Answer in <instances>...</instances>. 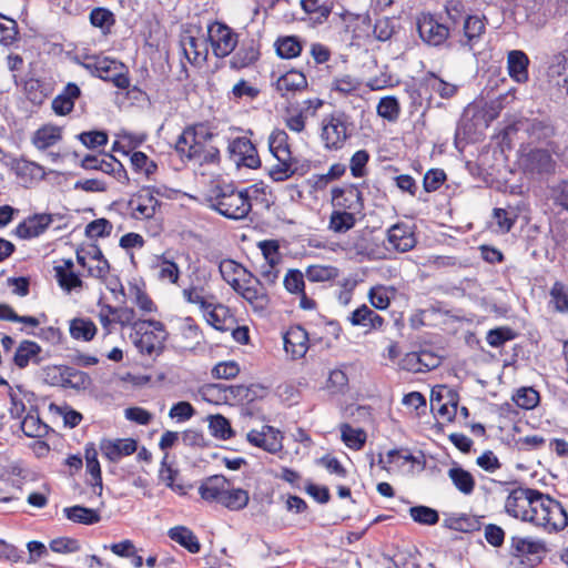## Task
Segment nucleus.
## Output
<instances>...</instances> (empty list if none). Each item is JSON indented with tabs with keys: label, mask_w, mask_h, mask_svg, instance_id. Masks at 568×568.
<instances>
[{
	"label": "nucleus",
	"mask_w": 568,
	"mask_h": 568,
	"mask_svg": "<svg viewBox=\"0 0 568 568\" xmlns=\"http://www.w3.org/2000/svg\"><path fill=\"white\" fill-rule=\"evenodd\" d=\"M134 334L131 335L134 346L141 354H159L166 339L164 324L155 320L138 321L132 324Z\"/></svg>",
	"instance_id": "5"
},
{
	"label": "nucleus",
	"mask_w": 568,
	"mask_h": 568,
	"mask_svg": "<svg viewBox=\"0 0 568 568\" xmlns=\"http://www.w3.org/2000/svg\"><path fill=\"white\" fill-rule=\"evenodd\" d=\"M229 151L237 165L248 169H257L261 165L255 145L245 136L234 139L229 145Z\"/></svg>",
	"instance_id": "14"
},
{
	"label": "nucleus",
	"mask_w": 568,
	"mask_h": 568,
	"mask_svg": "<svg viewBox=\"0 0 568 568\" xmlns=\"http://www.w3.org/2000/svg\"><path fill=\"white\" fill-rule=\"evenodd\" d=\"M21 430L27 437L40 438L48 434L49 426L44 424L38 409L31 408L20 423Z\"/></svg>",
	"instance_id": "31"
},
{
	"label": "nucleus",
	"mask_w": 568,
	"mask_h": 568,
	"mask_svg": "<svg viewBox=\"0 0 568 568\" xmlns=\"http://www.w3.org/2000/svg\"><path fill=\"white\" fill-rule=\"evenodd\" d=\"M349 118L345 112L337 111L322 120L321 139L327 150H339L349 139Z\"/></svg>",
	"instance_id": "7"
},
{
	"label": "nucleus",
	"mask_w": 568,
	"mask_h": 568,
	"mask_svg": "<svg viewBox=\"0 0 568 568\" xmlns=\"http://www.w3.org/2000/svg\"><path fill=\"white\" fill-rule=\"evenodd\" d=\"M425 80L427 87L443 99H450L457 93V85L444 81L433 72L428 73Z\"/></svg>",
	"instance_id": "45"
},
{
	"label": "nucleus",
	"mask_w": 568,
	"mask_h": 568,
	"mask_svg": "<svg viewBox=\"0 0 568 568\" xmlns=\"http://www.w3.org/2000/svg\"><path fill=\"white\" fill-rule=\"evenodd\" d=\"M181 48L187 61L194 65L203 64L209 55L207 39L196 38L186 32L181 38Z\"/></svg>",
	"instance_id": "18"
},
{
	"label": "nucleus",
	"mask_w": 568,
	"mask_h": 568,
	"mask_svg": "<svg viewBox=\"0 0 568 568\" xmlns=\"http://www.w3.org/2000/svg\"><path fill=\"white\" fill-rule=\"evenodd\" d=\"M447 474L457 490L464 495L473 494L476 483L469 471L460 466H455L449 468Z\"/></svg>",
	"instance_id": "36"
},
{
	"label": "nucleus",
	"mask_w": 568,
	"mask_h": 568,
	"mask_svg": "<svg viewBox=\"0 0 568 568\" xmlns=\"http://www.w3.org/2000/svg\"><path fill=\"white\" fill-rule=\"evenodd\" d=\"M258 57L260 51L254 40L243 42L231 59V67L234 69L246 68L257 61Z\"/></svg>",
	"instance_id": "32"
},
{
	"label": "nucleus",
	"mask_w": 568,
	"mask_h": 568,
	"mask_svg": "<svg viewBox=\"0 0 568 568\" xmlns=\"http://www.w3.org/2000/svg\"><path fill=\"white\" fill-rule=\"evenodd\" d=\"M41 347L33 341H22L13 356V362L19 368H26L30 363L40 364Z\"/></svg>",
	"instance_id": "24"
},
{
	"label": "nucleus",
	"mask_w": 568,
	"mask_h": 568,
	"mask_svg": "<svg viewBox=\"0 0 568 568\" xmlns=\"http://www.w3.org/2000/svg\"><path fill=\"white\" fill-rule=\"evenodd\" d=\"M284 349L293 359L305 356L310 347L308 333L300 325L291 326L284 334Z\"/></svg>",
	"instance_id": "16"
},
{
	"label": "nucleus",
	"mask_w": 568,
	"mask_h": 568,
	"mask_svg": "<svg viewBox=\"0 0 568 568\" xmlns=\"http://www.w3.org/2000/svg\"><path fill=\"white\" fill-rule=\"evenodd\" d=\"M138 444L132 438L124 439H104L101 442L100 449L102 455L110 462H118L124 456L135 453Z\"/></svg>",
	"instance_id": "20"
},
{
	"label": "nucleus",
	"mask_w": 568,
	"mask_h": 568,
	"mask_svg": "<svg viewBox=\"0 0 568 568\" xmlns=\"http://www.w3.org/2000/svg\"><path fill=\"white\" fill-rule=\"evenodd\" d=\"M207 41L216 58H225L235 49L239 37L237 33L226 24L213 22L207 27Z\"/></svg>",
	"instance_id": "9"
},
{
	"label": "nucleus",
	"mask_w": 568,
	"mask_h": 568,
	"mask_svg": "<svg viewBox=\"0 0 568 568\" xmlns=\"http://www.w3.org/2000/svg\"><path fill=\"white\" fill-rule=\"evenodd\" d=\"M63 513L69 520L83 525H93L101 519L97 510L79 505L67 507L63 509Z\"/></svg>",
	"instance_id": "40"
},
{
	"label": "nucleus",
	"mask_w": 568,
	"mask_h": 568,
	"mask_svg": "<svg viewBox=\"0 0 568 568\" xmlns=\"http://www.w3.org/2000/svg\"><path fill=\"white\" fill-rule=\"evenodd\" d=\"M342 440L348 448L361 449L366 440V434L363 429L353 428L348 424L341 426Z\"/></svg>",
	"instance_id": "49"
},
{
	"label": "nucleus",
	"mask_w": 568,
	"mask_h": 568,
	"mask_svg": "<svg viewBox=\"0 0 568 568\" xmlns=\"http://www.w3.org/2000/svg\"><path fill=\"white\" fill-rule=\"evenodd\" d=\"M80 64L92 75L112 82L114 87L125 90L130 87L128 67L105 55H85Z\"/></svg>",
	"instance_id": "4"
},
{
	"label": "nucleus",
	"mask_w": 568,
	"mask_h": 568,
	"mask_svg": "<svg viewBox=\"0 0 568 568\" xmlns=\"http://www.w3.org/2000/svg\"><path fill=\"white\" fill-rule=\"evenodd\" d=\"M53 219L51 214H34L18 224L16 227V235L20 239L37 237L49 227Z\"/></svg>",
	"instance_id": "22"
},
{
	"label": "nucleus",
	"mask_w": 568,
	"mask_h": 568,
	"mask_svg": "<svg viewBox=\"0 0 568 568\" xmlns=\"http://www.w3.org/2000/svg\"><path fill=\"white\" fill-rule=\"evenodd\" d=\"M311 282H327L338 277L339 270L332 265H311L305 272Z\"/></svg>",
	"instance_id": "46"
},
{
	"label": "nucleus",
	"mask_w": 568,
	"mask_h": 568,
	"mask_svg": "<svg viewBox=\"0 0 568 568\" xmlns=\"http://www.w3.org/2000/svg\"><path fill=\"white\" fill-rule=\"evenodd\" d=\"M545 551L546 547L541 541L521 537L511 538L510 554L529 567L540 562Z\"/></svg>",
	"instance_id": "12"
},
{
	"label": "nucleus",
	"mask_w": 568,
	"mask_h": 568,
	"mask_svg": "<svg viewBox=\"0 0 568 568\" xmlns=\"http://www.w3.org/2000/svg\"><path fill=\"white\" fill-rule=\"evenodd\" d=\"M516 405L524 409H532L539 403V393L532 387H523L513 396Z\"/></svg>",
	"instance_id": "51"
},
{
	"label": "nucleus",
	"mask_w": 568,
	"mask_h": 568,
	"mask_svg": "<svg viewBox=\"0 0 568 568\" xmlns=\"http://www.w3.org/2000/svg\"><path fill=\"white\" fill-rule=\"evenodd\" d=\"M18 26L12 19L0 16V44L10 45L17 39Z\"/></svg>",
	"instance_id": "57"
},
{
	"label": "nucleus",
	"mask_w": 568,
	"mask_h": 568,
	"mask_svg": "<svg viewBox=\"0 0 568 568\" xmlns=\"http://www.w3.org/2000/svg\"><path fill=\"white\" fill-rule=\"evenodd\" d=\"M212 436L219 439H230L233 437L234 432L227 418L222 415H214L210 417L209 424Z\"/></svg>",
	"instance_id": "50"
},
{
	"label": "nucleus",
	"mask_w": 568,
	"mask_h": 568,
	"mask_svg": "<svg viewBox=\"0 0 568 568\" xmlns=\"http://www.w3.org/2000/svg\"><path fill=\"white\" fill-rule=\"evenodd\" d=\"M410 517L414 521L422 525H435L439 520L437 510L427 506H414L409 509Z\"/></svg>",
	"instance_id": "53"
},
{
	"label": "nucleus",
	"mask_w": 568,
	"mask_h": 568,
	"mask_svg": "<svg viewBox=\"0 0 568 568\" xmlns=\"http://www.w3.org/2000/svg\"><path fill=\"white\" fill-rule=\"evenodd\" d=\"M529 169L538 174H551L556 170V162L547 150H535L529 154Z\"/></svg>",
	"instance_id": "34"
},
{
	"label": "nucleus",
	"mask_w": 568,
	"mask_h": 568,
	"mask_svg": "<svg viewBox=\"0 0 568 568\" xmlns=\"http://www.w3.org/2000/svg\"><path fill=\"white\" fill-rule=\"evenodd\" d=\"M348 320L354 326L369 329H378L384 325V318L365 304L352 312Z\"/></svg>",
	"instance_id": "26"
},
{
	"label": "nucleus",
	"mask_w": 568,
	"mask_h": 568,
	"mask_svg": "<svg viewBox=\"0 0 568 568\" xmlns=\"http://www.w3.org/2000/svg\"><path fill=\"white\" fill-rule=\"evenodd\" d=\"M268 150L273 156L292 154L288 135L284 130L275 129L268 136Z\"/></svg>",
	"instance_id": "43"
},
{
	"label": "nucleus",
	"mask_w": 568,
	"mask_h": 568,
	"mask_svg": "<svg viewBox=\"0 0 568 568\" xmlns=\"http://www.w3.org/2000/svg\"><path fill=\"white\" fill-rule=\"evenodd\" d=\"M160 201L153 195L150 187H142L126 202V213L134 220L144 221L152 219Z\"/></svg>",
	"instance_id": "11"
},
{
	"label": "nucleus",
	"mask_w": 568,
	"mask_h": 568,
	"mask_svg": "<svg viewBox=\"0 0 568 568\" xmlns=\"http://www.w3.org/2000/svg\"><path fill=\"white\" fill-rule=\"evenodd\" d=\"M361 84L362 83L357 78L351 74H344L333 80L332 90L343 94H349L352 92L357 91Z\"/></svg>",
	"instance_id": "56"
},
{
	"label": "nucleus",
	"mask_w": 568,
	"mask_h": 568,
	"mask_svg": "<svg viewBox=\"0 0 568 568\" xmlns=\"http://www.w3.org/2000/svg\"><path fill=\"white\" fill-rule=\"evenodd\" d=\"M540 491L530 488H516L510 491L505 501V510L514 518L534 523L535 503L538 501Z\"/></svg>",
	"instance_id": "8"
},
{
	"label": "nucleus",
	"mask_w": 568,
	"mask_h": 568,
	"mask_svg": "<svg viewBox=\"0 0 568 568\" xmlns=\"http://www.w3.org/2000/svg\"><path fill=\"white\" fill-rule=\"evenodd\" d=\"M355 213L334 209L329 216L328 229L335 233H345L356 224Z\"/></svg>",
	"instance_id": "41"
},
{
	"label": "nucleus",
	"mask_w": 568,
	"mask_h": 568,
	"mask_svg": "<svg viewBox=\"0 0 568 568\" xmlns=\"http://www.w3.org/2000/svg\"><path fill=\"white\" fill-rule=\"evenodd\" d=\"M168 536L191 554H197L201 550V544L195 534L185 526H175L169 529Z\"/></svg>",
	"instance_id": "29"
},
{
	"label": "nucleus",
	"mask_w": 568,
	"mask_h": 568,
	"mask_svg": "<svg viewBox=\"0 0 568 568\" xmlns=\"http://www.w3.org/2000/svg\"><path fill=\"white\" fill-rule=\"evenodd\" d=\"M182 295L187 303L197 305L201 311L210 308L215 300L210 290L202 284H191L182 291Z\"/></svg>",
	"instance_id": "27"
},
{
	"label": "nucleus",
	"mask_w": 568,
	"mask_h": 568,
	"mask_svg": "<svg viewBox=\"0 0 568 568\" xmlns=\"http://www.w3.org/2000/svg\"><path fill=\"white\" fill-rule=\"evenodd\" d=\"M548 77L557 87L564 89L568 95V58L559 54L548 68Z\"/></svg>",
	"instance_id": "33"
},
{
	"label": "nucleus",
	"mask_w": 568,
	"mask_h": 568,
	"mask_svg": "<svg viewBox=\"0 0 568 568\" xmlns=\"http://www.w3.org/2000/svg\"><path fill=\"white\" fill-rule=\"evenodd\" d=\"M551 302L559 312L568 311V288L560 282H556L550 290Z\"/></svg>",
	"instance_id": "61"
},
{
	"label": "nucleus",
	"mask_w": 568,
	"mask_h": 568,
	"mask_svg": "<svg viewBox=\"0 0 568 568\" xmlns=\"http://www.w3.org/2000/svg\"><path fill=\"white\" fill-rule=\"evenodd\" d=\"M276 163L268 169L270 178L275 182H283L292 178L298 171V161L292 154L274 156Z\"/></svg>",
	"instance_id": "23"
},
{
	"label": "nucleus",
	"mask_w": 568,
	"mask_h": 568,
	"mask_svg": "<svg viewBox=\"0 0 568 568\" xmlns=\"http://www.w3.org/2000/svg\"><path fill=\"white\" fill-rule=\"evenodd\" d=\"M219 270L222 278L232 286H239V277L244 275L245 267L233 261V260H223L219 265Z\"/></svg>",
	"instance_id": "44"
},
{
	"label": "nucleus",
	"mask_w": 568,
	"mask_h": 568,
	"mask_svg": "<svg viewBox=\"0 0 568 568\" xmlns=\"http://www.w3.org/2000/svg\"><path fill=\"white\" fill-rule=\"evenodd\" d=\"M112 224L106 219H98L85 226V234L91 239L109 236L112 232Z\"/></svg>",
	"instance_id": "59"
},
{
	"label": "nucleus",
	"mask_w": 568,
	"mask_h": 568,
	"mask_svg": "<svg viewBox=\"0 0 568 568\" xmlns=\"http://www.w3.org/2000/svg\"><path fill=\"white\" fill-rule=\"evenodd\" d=\"M487 18L484 14H467L463 24L464 38L460 39V44L471 50L485 34Z\"/></svg>",
	"instance_id": "19"
},
{
	"label": "nucleus",
	"mask_w": 568,
	"mask_h": 568,
	"mask_svg": "<svg viewBox=\"0 0 568 568\" xmlns=\"http://www.w3.org/2000/svg\"><path fill=\"white\" fill-rule=\"evenodd\" d=\"M534 523L545 530L560 531L568 525V514L565 507L549 495L540 493L538 501L535 503Z\"/></svg>",
	"instance_id": "6"
},
{
	"label": "nucleus",
	"mask_w": 568,
	"mask_h": 568,
	"mask_svg": "<svg viewBox=\"0 0 568 568\" xmlns=\"http://www.w3.org/2000/svg\"><path fill=\"white\" fill-rule=\"evenodd\" d=\"M69 332L72 338L90 342L97 335V325L90 318L77 317L70 321Z\"/></svg>",
	"instance_id": "35"
},
{
	"label": "nucleus",
	"mask_w": 568,
	"mask_h": 568,
	"mask_svg": "<svg viewBox=\"0 0 568 568\" xmlns=\"http://www.w3.org/2000/svg\"><path fill=\"white\" fill-rule=\"evenodd\" d=\"M206 322L217 331H227L229 324L232 323L233 318L230 314L229 307L221 303H216L214 300L210 308L202 311Z\"/></svg>",
	"instance_id": "28"
},
{
	"label": "nucleus",
	"mask_w": 568,
	"mask_h": 568,
	"mask_svg": "<svg viewBox=\"0 0 568 568\" xmlns=\"http://www.w3.org/2000/svg\"><path fill=\"white\" fill-rule=\"evenodd\" d=\"M55 276L61 287L67 291L82 286V281L73 272H67L63 266H54Z\"/></svg>",
	"instance_id": "58"
},
{
	"label": "nucleus",
	"mask_w": 568,
	"mask_h": 568,
	"mask_svg": "<svg viewBox=\"0 0 568 568\" xmlns=\"http://www.w3.org/2000/svg\"><path fill=\"white\" fill-rule=\"evenodd\" d=\"M276 53L283 59H293L301 54L303 44L296 36L278 37L274 43Z\"/></svg>",
	"instance_id": "39"
},
{
	"label": "nucleus",
	"mask_w": 568,
	"mask_h": 568,
	"mask_svg": "<svg viewBox=\"0 0 568 568\" xmlns=\"http://www.w3.org/2000/svg\"><path fill=\"white\" fill-rule=\"evenodd\" d=\"M131 164L136 172L144 173L148 178L158 170V165L141 151H135L131 155Z\"/></svg>",
	"instance_id": "55"
},
{
	"label": "nucleus",
	"mask_w": 568,
	"mask_h": 568,
	"mask_svg": "<svg viewBox=\"0 0 568 568\" xmlns=\"http://www.w3.org/2000/svg\"><path fill=\"white\" fill-rule=\"evenodd\" d=\"M212 134L203 126H187L175 142V150L182 159L194 161L200 165L216 163L220 159L219 149L207 145Z\"/></svg>",
	"instance_id": "1"
},
{
	"label": "nucleus",
	"mask_w": 568,
	"mask_h": 568,
	"mask_svg": "<svg viewBox=\"0 0 568 568\" xmlns=\"http://www.w3.org/2000/svg\"><path fill=\"white\" fill-rule=\"evenodd\" d=\"M369 160V154L366 150L355 152L349 162L351 173L354 178H363L366 175V164Z\"/></svg>",
	"instance_id": "60"
},
{
	"label": "nucleus",
	"mask_w": 568,
	"mask_h": 568,
	"mask_svg": "<svg viewBox=\"0 0 568 568\" xmlns=\"http://www.w3.org/2000/svg\"><path fill=\"white\" fill-rule=\"evenodd\" d=\"M80 89L75 83H68L62 93L52 101V109L58 115H67L74 108V101L80 97Z\"/></svg>",
	"instance_id": "25"
},
{
	"label": "nucleus",
	"mask_w": 568,
	"mask_h": 568,
	"mask_svg": "<svg viewBox=\"0 0 568 568\" xmlns=\"http://www.w3.org/2000/svg\"><path fill=\"white\" fill-rule=\"evenodd\" d=\"M388 245L400 253L413 250L417 243L412 229L405 223H397L387 230Z\"/></svg>",
	"instance_id": "17"
},
{
	"label": "nucleus",
	"mask_w": 568,
	"mask_h": 568,
	"mask_svg": "<svg viewBox=\"0 0 568 568\" xmlns=\"http://www.w3.org/2000/svg\"><path fill=\"white\" fill-rule=\"evenodd\" d=\"M517 333L513 328L508 326H500L488 331L486 341L491 347H500L506 342L515 339Z\"/></svg>",
	"instance_id": "52"
},
{
	"label": "nucleus",
	"mask_w": 568,
	"mask_h": 568,
	"mask_svg": "<svg viewBox=\"0 0 568 568\" xmlns=\"http://www.w3.org/2000/svg\"><path fill=\"white\" fill-rule=\"evenodd\" d=\"M250 189L237 190L233 185L217 186L211 196V207L230 220L245 219L252 210Z\"/></svg>",
	"instance_id": "3"
},
{
	"label": "nucleus",
	"mask_w": 568,
	"mask_h": 568,
	"mask_svg": "<svg viewBox=\"0 0 568 568\" xmlns=\"http://www.w3.org/2000/svg\"><path fill=\"white\" fill-rule=\"evenodd\" d=\"M508 72L509 75L518 83L526 82L528 80V57L518 50L510 51L508 53Z\"/></svg>",
	"instance_id": "30"
},
{
	"label": "nucleus",
	"mask_w": 568,
	"mask_h": 568,
	"mask_svg": "<svg viewBox=\"0 0 568 568\" xmlns=\"http://www.w3.org/2000/svg\"><path fill=\"white\" fill-rule=\"evenodd\" d=\"M420 39L428 45H442L449 37V28L439 22L432 13L422 12L416 19Z\"/></svg>",
	"instance_id": "10"
},
{
	"label": "nucleus",
	"mask_w": 568,
	"mask_h": 568,
	"mask_svg": "<svg viewBox=\"0 0 568 568\" xmlns=\"http://www.w3.org/2000/svg\"><path fill=\"white\" fill-rule=\"evenodd\" d=\"M377 114L389 122L397 121L400 114L398 100L393 95L382 98L377 104Z\"/></svg>",
	"instance_id": "48"
},
{
	"label": "nucleus",
	"mask_w": 568,
	"mask_h": 568,
	"mask_svg": "<svg viewBox=\"0 0 568 568\" xmlns=\"http://www.w3.org/2000/svg\"><path fill=\"white\" fill-rule=\"evenodd\" d=\"M405 362L408 366V369L416 371V372H420V371H423V368H426L429 371L432 368H435L439 363V361L436 356H434L427 352L409 353L406 355Z\"/></svg>",
	"instance_id": "42"
},
{
	"label": "nucleus",
	"mask_w": 568,
	"mask_h": 568,
	"mask_svg": "<svg viewBox=\"0 0 568 568\" xmlns=\"http://www.w3.org/2000/svg\"><path fill=\"white\" fill-rule=\"evenodd\" d=\"M307 84L306 75L302 71L292 69L278 77L275 89L282 97H288L305 90Z\"/></svg>",
	"instance_id": "21"
},
{
	"label": "nucleus",
	"mask_w": 568,
	"mask_h": 568,
	"mask_svg": "<svg viewBox=\"0 0 568 568\" xmlns=\"http://www.w3.org/2000/svg\"><path fill=\"white\" fill-rule=\"evenodd\" d=\"M240 295L257 312H264L270 303V297L262 283L246 287Z\"/></svg>",
	"instance_id": "38"
},
{
	"label": "nucleus",
	"mask_w": 568,
	"mask_h": 568,
	"mask_svg": "<svg viewBox=\"0 0 568 568\" xmlns=\"http://www.w3.org/2000/svg\"><path fill=\"white\" fill-rule=\"evenodd\" d=\"M62 139L61 129L54 125H44L38 129L32 138L33 145L39 150H45Z\"/></svg>",
	"instance_id": "37"
},
{
	"label": "nucleus",
	"mask_w": 568,
	"mask_h": 568,
	"mask_svg": "<svg viewBox=\"0 0 568 568\" xmlns=\"http://www.w3.org/2000/svg\"><path fill=\"white\" fill-rule=\"evenodd\" d=\"M168 457H169V455H168V453H165V455L161 462L159 477L169 488L183 495V494H185L184 486L175 483L179 471L176 469H174L171 465H169Z\"/></svg>",
	"instance_id": "47"
},
{
	"label": "nucleus",
	"mask_w": 568,
	"mask_h": 568,
	"mask_svg": "<svg viewBox=\"0 0 568 568\" xmlns=\"http://www.w3.org/2000/svg\"><path fill=\"white\" fill-rule=\"evenodd\" d=\"M201 497L210 503H216L230 510L245 508L250 500L248 491L236 488L222 475H214L206 478L199 488Z\"/></svg>",
	"instance_id": "2"
},
{
	"label": "nucleus",
	"mask_w": 568,
	"mask_h": 568,
	"mask_svg": "<svg viewBox=\"0 0 568 568\" xmlns=\"http://www.w3.org/2000/svg\"><path fill=\"white\" fill-rule=\"evenodd\" d=\"M247 442L270 454H276L283 448L281 432L272 426L264 425L261 430L252 429L246 434Z\"/></svg>",
	"instance_id": "15"
},
{
	"label": "nucleus",
	"mask_w": 568,
	"mask_h": 568,
	"mask_svg": "<svg viewBox=\"0 0 568 568\" xmlns=\"http://www.w3.org/2000/svg\"><path fill=\"white\" fill-rule=\"evenodd\" d=\"M554 203L568 211V179L561 180L551 189Z\"/></svg>",
	"instance_id": "64"
},
{
	"label": "nucleus",
	"mask_w": 568,
	"mask_h": 568,
	"mask_svg": "<svg viewBox=\"0 0 568 568\" xmlns=\"http://www.w3.org/2000/svg\"><path fill=\"white\" fill-rule=\"evenodd\" d=\"M394 23L390 18H378L373 28V34L378 41H387L394 34Z\"/></svg>",
	"instance_id": "62"
},
{
	"label": "nucleus",
	"mask_w": 568,
	"mask_h": 568,
	"mask_svg": "<svg viewBox=\"0 0 568 568\" xmlns=\"http://www.w3.org/2000/svg\"><path fill=\"white\" fill-rule=\"evenodd\" d=\"M332 204L334 209L362 214L364 210L363 193L354 184L335 187L332 190Z\"/></svg>",
	"instance_id": "13"
},
{
	"label": "nucleus",
	"mask_w": 568,
	"mask_h": 568,
	"mask_svg": "<svg viewBox=\"0 0 568 568\" xmlns=\"http://www.w3.org/2000/svg\"><path fill=\"white\" fill-rule=\"evenodd\" d=\"M50 549L57 554H71L80 550V542L74 538L61 537L50 541Z\"/></svg>",
	"instance_id": "63"
},
{
	"label": "nucleus",
	"mask_w": 568,
	"mask_h": 568,
	"mask_svg": "<svg viewBox=\"0 0 568 568\" xmlns=\"http://www.w3.org/2000/svg\"><path fill=\"white\" fill-rule=\"evenodd\" d=\"M90 22L93 27L100 28L102 30H110V28L114 24V16L106 8H94L90 12Z\"/></svg>",
	"instance_id": "54"
}]
</instances>
